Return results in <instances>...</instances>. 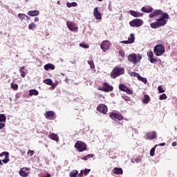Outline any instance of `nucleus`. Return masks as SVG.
Instances as JSON below:
<instances>
[{"instance_id": "nucleus-1", "label": "nucleus", "mask_w": 177, "mask_h": 177, "mask_svg": "<svg viewBox=\"0 0 177 177\" xmlns=\"http://www.w3.org/2000/svg\"><path fill=\"white\" fill-rule=\"evenodd\" d=\"M160 15V18L156 19V22H153L150 24L151 28H160V27H164V26L168 23L169 15H168L167 12H163L161 10H155L153 12L149 14V17L150 19H153V17Z\"/></svg>"}, {"instance_id": "nucleus-2", "label": "nucleus", "mask_w": 177, "mask_h": 177, "mask_svg": "<svg viewBox=\"0 0 177 177\" xmlns=\"http://www.w3.org/2000/svg\"><path fill=\"white\" fill-rule=\"evenodd\" d=\"M124 74H125V68L121 66H115L111 72L110 77L111 78H113V80H115V78Z\"/></svg>"}, {"instance_id": "nucleus-3", "label": "nucleus", "mask_w": 177, "mask_h": 177, "mask_svg": "<svg viewBox=\"0 0 177 177\" xmlns=\"http://www.w3.org/2000/svg\"><path fill=\"white\" fill-rule=\"evenodd\" d=\"M127 59L130 63H132L133 64H138L142 60V56L140 54H135L131 53L128 55Z\"/></svg>"}, {"instance_id": "nucleus-4", "label": "nucleus", "mask_w": 177, "mask_h": 177, "mask_svg": "<svg viewBox=\"0 0 177 177\" xmlns=\"http://www.w3.org/2000/svg\"><path fill=\"white\" fill-rule=\"evenodd\" d=\"M164 52H165V47L162 44H158L153 48V53H155L156 56H162Z\"/></svg>"}, {"instance_id": "nucleus-5", "label": "nucleus", "mask_w": 177, "mask_h": 177, "mask_svg": "<svg viewBox=\"0 0 177 177\" xmlns=\"http://www.w3.org/2000/svg\"><path fill=\"white\" fill-rule=\"evenodd\" d=\"M75 148L80 153L86 150V144L82 141H77L75 144Z\"/></svg>"}, {"instance_id": "nucleus-6", "label": "nucleus", "mask_w": 177, "mask_h": 177, "mask_svg": "<svg viewBox=\"0 0 177 177\" xmlns=\"http://www.w3.org/2000/svg\"><path fill=\"white\" fill-rule=\"evenodd\" d=\"M131 27H141L143 25V20L140 19H134L129 22Z\"/></svg>"}, {"instance_id": "nucleus-7", "label": "nucleus", "mask_w": 177, "mask_h": 177, "mask_svg": "<svg viewBox=\"0 0 177 177\" xmlns=\"http://www.w3.org/2000/svg\"><path fill=\"white\" fill-rule=\"evenodd\" d=\"M109 117L111 120H113V121H122V120H124V116L122 115L114 112L111 113Z\"/></svg>"}, {"instance_id": "nucleus-8", "label": "nucleus", "mask_w": 177, "mask_h": 177, "mask_svg": "<svg viewBox=\"0 0 177 177\" xmlns=\"http://www.w3.org/2000/svg\"><path fill=\"white\" fill-rule=\"evenodd\" d=\"M102 86V88H100V91H102V92H112L113 89H114L113 86L107 82L103 83Z\"/></svg>"}, {"instance_id": "nucleus-9", "label": "nucleus", "mask_w": 177, "mask_h": 177, "mask_svg": "<svg viewBox=\"0 0 177 177\" xmlns=\"http://www.w3.org/2000/svg\"><path fill=\"white\" fill-rule=\"evenodd\" d=\"M66 26L70 31H78V26L74 23V21H66Z\"/></svg>"}, {"instance_id": "nucleus-10", "label": "nucleus", "mask_w": 177, "mask_h": 177, "mask_svg": "<svg viewBox=\"0 0 177 177\" xmlns=\"http://www.w3.org/2000/svg\"><path fill=\"white\" fill-rule=\"evenodd\" d=\"M110 46H111V43H110V41L109 40L103 41L100 44V48L104 52H106V50L110 49Z\"/></svg>"}, {"instance_id": "nucleus-11", "label": "nucleus", "mask_w": 177, "mask_h": 177, "mask_svg": "<svg viewBox=\"0 0 177 177\" xmlns=\"http://www.w3.org/2000/svg\"><path fill=\"white\" fill-rule=\"evenodd\" d=\"M145 139L147 140H153L157 139V133L156 131H150L146 133Z\"/></svg>"}, {"instance_id": "nucleus-12", "label": "nucleus", "mask_w": 177, "mask_h": 177, "mask_svg": "<svg viewBox=\"0 0 177 177\" xmlns=\"http://www.w3.org/2000/svg\"><path fill=\"white\" fill-rule=\"evenodd\" d=\"M107 106L104 104H100L97 107V111H99L102 114H106L108 111Z\"/></svg>"}, {"instance_id": "nucleus-13", "label": "nucleus", "mask_w": 177, "mask_h": 177, "mask_svg": "<svg viewBox=\"0 0 177 177\" xmlns=\"http://www.w3.org/2000/svg\"><path fill=\"white\" fill-rule=\"evenodd\" d=\"M93 16L96 20H102V13L99 12V8L95 7L94 8Z\"/></svg>"}, {"instance_id": "nucleus-14", "label": "nucleus", "mask_w": 177, "mask_h": 177, "mask_svg": "<svg viewBox=\"0 0 177 177\" xmlns=\"http://www.w3.org/2000/svg\"><path fill=\"white\" fill-rule=\"evenodd\" d=\"M44 115L47 120H55V118H56L53 111H48Z\"/></svg>"}, {"instance_id": "nucleus-15", "label": "nucleus", "mask_w": 177, "mask_h": 177, "mask_svg": "<svg viewBox=\"0 0 177 177\" xmlns=\"http://www.w3.org/2000/svg\"><path fill=\"white\" fill-rule=\"evenodd\" d=\"M30 171V168H28V167L21 168L19 171V175H21V176H22V177L28 176V171Z\"/></svg>"}, {"instance_id": "nucleus-16", "label": "nucleus", "mask_w": 177, "mask_h": 177, "mask_svg": "<svg viewBox=\"0 0 177 177\" xmlns=\"http://www.w3.org/2000/svg\"><path fill=\"white\" fill-rule=\"evenodd\" d=\"M165 145H166L165 142H162L159 145H155L153 148H151V151H150V153H149L151 157L154 156V153L156 151V148L157 147V146H165Z\"/></svg>"}, {"instance_id": "nucleus-17", "label": "nucleus", "mask_w": 177, "mask_h": 177, "mask_svg": "<svg viewBox=\"0 0 177 177\" xmlns=\"http://www.w3.org/2000/svg\"><path fill=\"white\" fill-rule=\"evenodd\" d=\"M49 139H51V140H55V142H59V136L57 134L55 133H51L48 135Z\"/></svg>"}, {"instance_id": "nucleus-18", "label": "nucleus", "mask_w": 177, "mask_h": 177, "mask_svg": "<svg viewBox=\"0 0 177 177\" xmlns=\"http://www.w3.org/2000/svg\"><path fill=\"white\" fill-rule=\"evenodd\" d=\"M129 13L131 15V16H133V17H142L143 16V13L138 12L133 10H130Z\"/></svg>"}, {"instance_id": "nucleus-19", "label": "nucleus", "mask_w": 177, "mask_h": 177, "mask_svg": "<svg viewBox=\"0 0 177 177\" xmlns=\"http://www.w3.org/2000/svg\"><path fill=\"white\" fill-rule=\"evenodd\" d=\"M28 16H30L31 17H34L35 16H38L39 15V11L35 10H30L27 12Z\"/></svg>"}, {"instance_id": "nucleus-20", "label": "nucleus", "mask_w": 177, "mask_h": 177, "mask_svg": "<svg viewBox=\"0 0 177 177\" xmlns=\"http://www.w3.org/2000/svg\"><path fill=\"white\" fill-rule=\"evenodd\" d=\"M113 172L115 175H122V173H123L122 169L121 167H115L113 169Z\"/></svg>"}, {"instance_id": "nucleus-21", "label": "nucleus", "mask_w": 177, "mask_h": 177, "mask_svg": "<svg viewBox=\"0 0 177 177\" xmlns=\"http://www.w3.org/2000/svg\"><path fill=\"white\" fill-rule=\"evenodd\" d=\"M141 10L144 13H151V12H153V8H151V7H142L141 8Z\"/></svg>"}, {"instance_id": "nucleus-22", "label": "nucleus", "mask_w": 177, "mask_h": 177, "mask_svg": "<svg viewBox=\"0 0 177 177\" xmlns=\"http://www.w3.org/2000/svg\"><path fill=\"white\" fill-rule=\"evenodd\" d=\"M44 68L46 71H48V70H55V65L52 64H47L44 66Z\"/></svg>"}, {"instance_id": "nucleus-23", "label": "nucleus", "mask_w": 177, "mask_h": 177, "mask_svg": "<svg viewBox=\"0 0 177 177\" xmlns=\"http://www.w3.org/2000/svg\"><path fill=\"white\" fill-rule=\"evenodd\" d=\"M149 102H150V96H149V95H145L144 99H142V103H144V104H147Z\"/></svg>"}, {"instance_id": "nucleus-24", "label": "nucleus", "mask_w": 177, "mask_h": 177, "mask_svg": "<svg viewBox=\"0 0 177 177\" xmlns=\"http://www.w3.org/2000/svg\"><path fill=\"white\" fill-rule=\"evenodd\" d=\"M18 17L21 20V21L26 20V17L28 19V16L26 15V14H21V13L18 14Z\"/></svg>"}, {"instance_id": "nucleus-25", "label": "nucleus", "mask_w": 177, "mask_h": 177, "mask_svg": "<svg viewBox=\"0 0 177 177\" xmlns=\"http://www.w3.org/2000/svg\"><path fill=\"white\" fill-rule=\"evenodd\" d=\"M129 44H133L135 42V35L131 33L130 35V37L128 38Z\"/></svg>"}, {"instance_id": "nucleus-26", "label": "nucleus", "mask_w": 177, "mask_h": 177, "mask_svg": "<svg viewBox=\"0 0 177 177\" xmlns=\"http://www.w3.org/2000/svg\"><path fill=\"white\" fill-rule=\"evenodd\" d=\"M38 91H37L36 89H32V90H30L29 91V96H37L38 95Z\"/></svg>"}, {"instance_id": "nucleus-27", "label": "nucleus", "mask_w": 177, "mask_h": 177, "mask_svg": "<svg viewBox=\"0 0 177 177\" xmlns=\"http://www.w3.org/2000/svg\"><path fill=\"white\" fill-rule=\"evenodd\" d=\"M10 161V159L9 158V154H7L4 159L1 160V162H3V164H8Z\"/></svg>"}, {"instance_id": "nucleus-28", "label": "nucleus", "mask_w": 177, "mask_h": 177, "mask_svg": "<svg viewBox=\"0 0 177 177\" xmlns=\"http://www.w3.org/2000/svg\"><path fill=\"white\" fill-rule=\"evenodd\" d=\"M44 83L46 84V85L53 86V82L50 79H46L44 80Z\"/></svg>"}, {"instance_id": "nucleus-29", "label": "nucleus", "mask_w": 177, "mask_h": 177, "mask_svg": "<svg viewBox=\"0 0 177 177\" xmlns=\"http://www.w3.org/2000/svg\"><path fill=\"white\" fill-rule=\"evenodd\" d=\"M127 88L128 87H127V86H125V84H119V89L120 91H122V92H125L127 91Z\"/></svg>"}, {"instance_id": "nucleus-30", "label": "nucleus", "mask_w": 177, "mask_h": 177, "mask_svg": "<svg viewBox=\"0 0 177 177\" xmlns=\"http://www.w3.org/2000/svg\"><path fill=\"white\" fill-rule=\"evenodd\" d=\"M137 78H138V81H141V82H143L144 84H146V82H147V79H146L145 77H142L140 75H138Z\"/></svg>"}, {"instance_id": "nucleus-31", "label": "nucleus", "mask_w": 177, "mask_h": 177, "mask_svg": "<svg viewBox=\"0 0 177 177\" xmlns=\"http://www.w3.org/2000/svg\"><path fill=\"white\" fill-rule=\"evenodd\" d=\"M77 175H78V171L77 170H73L69 174L70 177H77Z\"/></svg>"}, {"instance_id": "nucleus-32", "label": "nucleus", "mask_w": 177, "mask_h": 177, "mask_svg": "<svg viewBox=\"0 0 177 177\" xmlns=\"http://www.w3.org/2000/svg\"><path fill=\"white\" fill-rule=\"evenodd\" d=\"M0 122H6V116L5 114H0Z\"/></svg>"}, {"instance_id": "nucleus-33", "label": "nucleus", "mask_w": 177, "mask_h": 177, "mask_svg": "<svg viewBox=\"0 0 177 177\" xmlns=\"http://www.w3.org/2000/svg\"><path fill=\"white\" fill-rule=\"evenodd\" d=\"M11 88L13 91H17V89H19V85H17V84L11 83Z\"/></svg>"}, {"instance_id": "nucleus-34", "label": "nucleus", "mask_w": 177, "mask_h": 177, "mask_svg": "<svg viewBox=\"0 0 177 177\" xmlns=\"http://www.w3.org/2000/svg\"><path fill=\"white\" fill-rule=\"evenodd\" d=\"M35 27H37V25L34 24V22H32L28 25V28L30 30H32L33 28H35Z\"/></svg>"}, {"instance_id": "nucleus-35", "label": "nucleus", "mask_w": 177, "mask_h": 177, "mask_svg": "<svg viewBox=\"0 0 177 177\" xmlns=\"http://www.w3.org/2000/svg\"><path fill=\"white\" fill-rule=\"evenodd\" d=\"M80 46H81V48H84V49H88V48H89V45L84 43H80Z\"/></svg>"}, {"instance_id": "nucleus-36", "label": "nucleus", "mask_w": 177, "mask_h": 177, "mask_svg": "<svg viewBox=\"0 0 177 177\" xmlns=\"http://www.w3.org/2000/svg\"><path fill=\"white\" fill-rule=\"evenodd\" d=\"M147 56L149 57V60H150L152 57H153L154 53H153V51H149L147 53Z\"/></svg>"}, {"instance_id": "nucleus-37", "label": "nucleus", "mask_w": 177, "mask_h": 177, "mask_svg": "<svg viewBox=\"0 0 177 177\" xmlns=\"http://www.w3.org/2000/svg\"><path fill=\"white\" fill-rule=\"evenodd\" d=\"M88 64H89V66L92 70H93V68H95V64L93 63V61H88Z\"/></svg>"}, {"instance_id": "nucleus-38", "label": "nucleus", "mask_w": 177, "mask_h": 177, "mask_svg": "<svg viewBox=\"0 0 177 177\" xmlns=\"http://www.w3.org/2000/svg\"><path fill=\"white\" fill-rule=\"evenodd\" d=\"M158 91L159 93H164V92H165V90H164L162 88V86H159L158 87Z\"/></svg>"}, {"instance_id": "nucleus-39", "label": "nucleus", "mask_w": 177, "mask_h": 177, "mask_svg": "<svg viewBox=\"0 0 177 177\" xmlns=\"http://www.w3.org/2000/svg\"><path fill=\"white\" fill-rule=\"evenodd\" d=\"M119 56H121L122 59H124L125 57V52H124L122 50H120L119 51Z\"/></svg>"}, {"instance_id": "nucleus-40", "label": "nucleus", "mask_w": 177, "mask_h": 177, "mask_svg": "<svg viewBox=\"0 0 177 177\" xmlns=\"http://www.w3.org/2000/svg\"><path fill=\"white\" fill-rule=\"evenodd\" d=\"M159 99L160 100H165L167 99V95L165 93L160 95Z\"/></svg>"}, {"instance_id": "nucleus-41", "label": "nucleus", "mask_w": 177, "mask_h": 177, "mask_svg": "<svg viewBox=\"0 0 177 177\" xmlns=\"http://www.w3.org/2000/svg\"><path fill=\"white\" fill-rule=\"evenodd\" d=\"M34 151H32V150H31V149H29L28 151V153H27V154H28V156H29V157H32V156H34Z\"/></svg>"}, {"instance_id": "nucleus-42", "label": "nucleus", "mask_w": 177, "mask_h": 177, "mask_svg": "<svg viewBox=\"0 0 177 177\" xmlns=\"http://www.w3.org/2000/svg\"><path fill=\"white\" fill-rule=\"evenodd\" d=\"M151 63H158V59L154 58L153 57L149 59Z\"/></svg>"}, {"instance_id": "nucleus-43", "label": "nucleus", "mask_w": 177, "mask_h": 177, "mask_svg": "<svg viewBox=\"0 0 177 177\" xmlns=\"http://www.w3.org/2000/svg\"><path fill=\"white\" fill-rule=\"evenodd\" d=\"M82 171H83V174L86 176V175H88L89 174V172H91V169H85L84 170H82Z\"/></svg>"}, {"instance_id": "nucleus-44", "label": "nucleus", "mask_w": 177, "mask_h": 177, "mask_svg": "<svg viewBox=\"0 0 177 177\" xmlns=\"http://www.w3.org/2000/svg\"><path fill=\"white\" fill-rule=\"evenodd\" d=\"M124 92H126V93H127L128 95H132L133 93V91H132L128 88H126V91Z\"/></svg>"}, {"instance_id": "nucleus-45", "label": "nucleus", "mask_w": 177, "mask_h": 177, "mask_svg": "<svg viewBox=\"0 0 177 177\" xmlns=\"http://www.w3.org/2000/svg\"><path fill=\"white\" fill-rule=\"evenodd\" d=\"M92 157H93V154H89L86 156L83 157L82 160H84V161H86V160H88V158H91Z\"/></svg>"}, {"instance_id": "nucleus-46", "label": "nucleus", "mask_w": 177, "mask_h": 177, "mask_svg": "<svg viewBox=\"0 0 177 177\" xmlns=\"http://www.w3.org/2000/svg\"><path fill=\"white\" fill-rule=\"evenodd\" d=\"M131 77H137L138 78V75H139V73H136V72H131L130 73Z\"/></svg>"}, {"instance_id": "nucleus-47", "label": "nucleus", "mask_w": 177, "mask_h": 177, "mask_svg": "<svg viewBox=\"0 0 177 177\" xmlns=\"http://www.w3.org/2000/svg\"><path fill=\"white\" fill-rule=\"evenodd\" d=\"M19 73H21V77H22V78L26 77V72H24V71L19 70Z\"/></svg>"}, {"instance_id": "nucleus-48", "label": "nucleus", "mask_w": 177, "mask_h": 177, "mask_svg": "<svg viewBox=\"0 0 177 177\" xmlns=\"http://www.w3.org/2000/svg\"><path fill=\"white\" fill-rule=\"evenodd\" d=\"M7 154H9V152H8V151H3V152H2L1 153H0V157H3V156H5V157H6V156Z\"/></svg>"}, {"instance_id": "nucleus-49", "label": "nucleus", "mask_w": 177, "mask_h": 177, "mask_svg": "<svg viewBox=\"0 0 177 177\" xmlns=\"http://www.w3.org/2000/svg\"><path fill=\"white\" fill-rule=\"evenodd\" d=\"M122 99L125 100V102H131V100H129V97H125V96H122Z\"/></svg>"}, {"instance_id": "nucleus-50", "label": "nucleus", "mask_w": 177, "mask_h": 177, "mask_svg": "<svg viewBox=\"0 0 177 177\" xmlns=\"http://www.w3.org/2000/svg\"><path fill=\"white\" fill-rule=\"evenodd\" d=\"M77 176H78V177H82V176H84V171L81 170V171H80V173L79 174H77Z\"/></svg>"}, {"instance_id": "nucleus-51", "label": "nucleus", "mask_w": 177, "mask_h": 177, "mask_svg": "<svg viewBox=\"0 0 177 177\" xmlns=\"http://www.w3.org/2000/svg\"><path fill=\"white\" fill-rule=\"evenodd\" d=\"M5 123L0 122V129H3V128H5Z\"/></svg>"}, {"instance_id": "nucleus-52", "label": "nucleus", "mask_w": 177, "mask_h": 177, "mask_svg": "<svg viewBox=\"0 0 177 177\" xmlns=\"http://www.w3.org/2000/svg\"><path fill=\"white\" fill-rule=\"evenodd\" d=\"M71 5H72V6H73V8H75V6H78V4L75 2L71 3Z\"/></svg>"}, {"instance_id": "nucleus-53", "label": "nucleus", "mask_w": 177, "mask_h": 177, "mask_svg": "<svg viewBox=\"0 0 177 177\" xmlns=\"http://www.w3.org/2000/svg\"><path fill=\"white\" fill-rule=\"evenodd\" d=\"M66 6H67V8H71L72 7L71 3H67Z\"/></svg>"}, {"instance_id": "nucleus-54", "label": "nucleus", "mask_w": 177, "mask_h": 177, "mask_svg": "<svg viewBox=\"0 0 177 177\" xmlns=\"http://www.w3.org/2000/svg\"><path fill=\"white\" fill-rule=\"evenodd\" d=\"M177 143L176 142H173L171 145L173 146V147H175V146H176Z\"/></svg>"}, {"instance_id": "nucleus-55", "label": "nucleus", "mask_w": 177, "mask_h": 177, "mask_svg": "<svg viewBox=\"0 0 177 177\" xmlns=\"http://www.w3.org/2000/svg\"><path fill=\"white\" fill-rule=\"evenodd\" d=\"M122 44H129V41L128 40L127 41H122Z\"/></svg>"}, {"instance_id": "nucleus-56", "label": "nucleus", "mask_w": 177, "mask_h": 177, "mask_svg": "<svg viewBox=\"0 0 177 177\" xmlns=\"http://www.w3.org/2000/svg\"><path fill=\"white\" fill-rule=\"evenodd\" d=\"M19 70L24 71V70H26V66H24L21 67V68Z\"/></svg>"}, {"instance_id": "nucleus-57", "label": "nucleus", "mask_w": 177, "mask_h": 177, "mask_svg": "<svg viewBox=\"0 0 177 177\" xmlns=\"http://www.w3.org/2000/svg\"><path fill=\"white\" fill-rule=\"evenodd\" d=\"M35 22L39 21V18H38V17H36L35 18Z\"/></svg>"}, {"instance_id": "nucleus-58", "label": "nucleus", "mask_w": 177, "mask_h": 177, "mask_svg": "<svg viewBox=\"0 0 177 177\" xmlns=\"http://www.w3.org/2000/svg\"><path fill=\"white\" fill-rule=\"evenodd\" d=\"M16 97H20V94H17Z\"/></svg>"}, {"instance_id": "nucleus-59", "label": "nucleus", "mask_w": 177, "mask_h": 177, "mask_svg": "<svg viewBox=\"0 0 177 177\" xmlns=\"http://www.w3.org/2000/svg\"><path fill=\"white\" fill-rule=\"evenodd\" d=\"M0 165H3V163H2V160L0 159Z\"/></svg>"}, {"instance_id": "nucleus-60", "label": "nucleus", "mask_w": 177, "mask_h": 177, "mask_svg": "<svg viewBox=\"0 0 177 177\" xmlns=\"http://www.w3.org/2000/svg\"><path fill=\"white\" fill-rule=\"evenodd\" d=\"M57 5H60V1H58L57 2Z\"/></svg>"}, {"instance_id": "nucleus-61", "label": "nucleus", "mask_w": 177, "mask_h": 177, "mask_svg": "<svg viewBox=\"0 0 177 177\" xmlns=\"http://www.w3.org/2000/svg\"><path fill=\"white\" fill-rule=\"evenodd\" d=\"M65 81H66V82H67L68 81V78H66V79H65Z\"/></svg>"}, {"instance_id": "nucleus-62", "label": "nucleus", "mask_w": 177, "mask_h": 177, "mask_svg": "<svg viewBox=\"0 0 177 177\" xmlns=\"http://www.w3.org/2000/svg\"><path fill=\"white\" fill-rule=\"evenodd\" d=\"M135 160H136V162H138V160L139 159H138V158H136Z\"/></svg>"}, {"instance_id": "nucleus-63", "label": "nucleus", "mask_w": 177, "mask_h": 177, "mask_svg": "<svg viewBox=\"0 0 177 177\" xmlns=\"http://www.w3.org/2000/svg\"><path fill=\"white\" fill-rule=\"evenodd\" d=\"M99 2H102V1H103V0H97Z\"/></svg>"}, {"instance_id": "nucleus-64", "label": "nucleus", "mask_w": 177, "mask_h": 177, "mask_svg": "<svg viewBox=\"0 0 177 177\" xmlns=\"http://www.w3.org/2000/svg\"><path fill=\"white\" fill-rule=\"evenodd\" d=\"M0 103H1V100H0Z\"/></svg>"}]
</instances>
